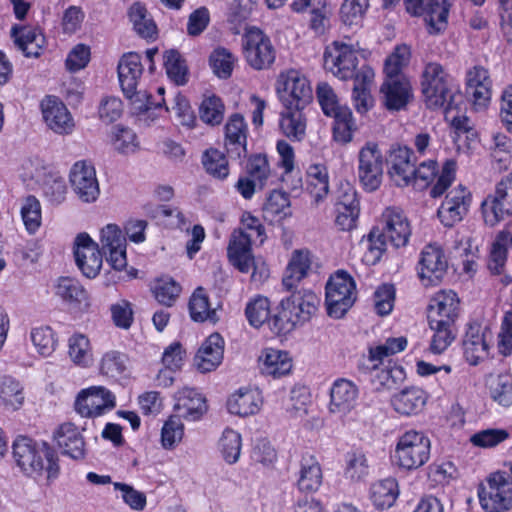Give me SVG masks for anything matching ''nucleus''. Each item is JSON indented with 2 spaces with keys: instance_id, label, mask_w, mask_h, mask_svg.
Returning a JSON list of instances; mask_svg holds the SVG:
<instances>
[{
  "instance_id": "nucleus-47",
  "label": "nucleus",
  "mask_w": 512,
  "mask_h": 512,
  "mask_svg": "<svg viewBox=\"0 0 512 512\" xmlns=\"http://www.w3.org/2000/svg\"><path fill=\"white\" fill-rule=\"evenodd\" d=\"M331 117L333 118V140L341 145L350 143L353 140L354 132L357 129L351 109H342Z\"/></svg>"
},
{
  "instance_id": "nucleus-26",
  "label": "nucleus",
  "mask_w": 512,
  "mask_h": 512,
  "mask_svg": "<svg viewBox=\"0 0 512 512\" xmlns=\"http://www.w3.org/2000/svg\"><path fill=\"white\" fill-rule=\"evenodd\" d=\"M248 136V125L244 117L238 113L229 116L224 126V147L230 157L240 158L245 155Z\"/></svg>"
},
{
  "instance_id": "nucleus-29",
  "label": "nucleus",
  "mask_w": 512,
  "mask_h": 512,
  "mask_svg": "<svg viewBox=\"0 0 512 512\" xmlns=\"http://www.w3.org/2000/svg\"><path fill=\"white\" fill-rule=\"evenodd\" d=\"M252 234H247L242 229H236L232 232L227 255L229 261L241 272L247 273L253 265L251 253Z\"/></svg>"
},
{
  "instance_id": "nucleus-7",
  "label": "nucleus",
  "mask_w": 512,
  "mask_h": 512,
  "mask_svg": "<svg viewBox=\"0 0 512 512\" xmlns=\"http://www.w3.org/2000/svg\"><path fill=\"white\" fill-rule=\"evenodd\" d=\"M358 51L343 41H333L324 52V67L341 80L356 79L360 67Z\"/></svg>"
},
{
  "instance_id": "nucleus-48",
  "label": "nucleus",
  "mask_w": 512,
  "mask_h": 512,
  "mask_svg": "<svg viewBox=\"0 0 512 512\" xmlns=\"http://www.w3.org/2000/svg\"><path fill=\"white\" fill-rule=\"evenodd\" d=\"M399 495L396 479L386 478L374 483L371 487L370 498L378 509L390 508Z\"/></svg>"
},
{
  "instance_id": "nucleus-23",
  "label": "nucleus",
  "mask_w": 512,
  "mask_h": 512,
  "mask_svg": "<svg viewBox=\"0 0 512 512\" xmlns=\"http://www.w3.org/2000/svg\"><path fill=\"white\" fill-rule=\"evenodd\" d=\"M412 156L413 151L407 146H397L390 150L388 173L397 186L404 187L413 182L415 164Z\"/></svg>"
},
{
  "instance_id": "nucleus-45",
  "label": "nucleus",
  "mask_w": 512,
  "mask_h": 512,
  "mask_svg": "<svg viewBox=\"0 0 512 512\" xmlns=\"http://www.w3.org/2000/svg\"><path fill=\"white\" fill-rule=\"evenodd\" d=\"M433 334L429 351L435 355L444 353L456 338L455 323L428 321Z\"/></svg>"
},
{
  "instance_id": "nucleus-46",
  "label": "nucleus",
  "mask_w": 512,
  "mask_h": 512,
  "mask_svg": "<svg viewBox=\"0 0 512 512\" xmlns=\"http://www.w3.org/2000/svg\"><path fill=\"white\" fill-rule=\"evenodd\" d=\"M307 191L315 203L321 202L329 193V176L322 164L310 165L307 170Z\"/></svg>"
},
{
  "instance_id": "nucleus-25",
  "label": "nucleus",
  "mask_w": 512,
  "mask_h": 512,
  "mask_svg": "<svg viewBox=\"0 0 512 512\" xmlns=\"http://www.w3.org/2000/svg\"><path fill=\"white\" fill-rule=\"evenodd\" d=\"M460 310V300L452 290H441L430 300L428 321L455 323Z\"/></svg>"
},
{
  "instance_id": "nucleus-8",
  "label": "nucleus",
  "mask_w": 512,
  "mask_h": 512,
  "mask_svg": "<svg viewBox=\"0 0 512 512\" xmlns=\"http://www.w3.org/2000/svg\"><path fill=\"white\" fill-rule=\"evenodd\" d=\"M277 84L284 107H306L313 99L310 81L299 70L289 69L280 73Z\"/></svg>"
},
{
  "instance_id": "nucleus-18",
  "label": "nucleus",
  "mask_w": 512,
  "mask_h": 512,
  "mask_svg": "<svg viewBox=\"0 0 512 512\" xmlns=\"http://www.w3.org/2000/svg\"><path fill=\"white\" fill-rule=\"evenodd\" d=\"M69 180L73 191L83 202H94L99 194V184L95 168L87 161H77L73 164Z\"/></svg>"
},
{
  "instance_id": "nucleus-60",
  "label": "nucleus",
  "mask_w": 512,
  "mask_h": 512,
  "mask_svg": "<svg viewBox=\"0 0 512 512\" xmlns=\"http://www.w3.org/2000/svg\"><path fill=\"white\" fill-rule=\"evenodd\" d=\"M202 163L206 172L214 178L223 180L229 175L228 160L225 154L216 148L204 152Z\"/></svg>"
},
{
  "instance_id": "nucleus-41",
  "label": "nucleus",
  "mask_w": 512,
  "mask_h": 512,
  "mask_svg": "<svg viewBox=\"0 0 512 512\" xmlns=\"http://www.w3.org/2000/svg\"><path fill=\"white\" fill-rule=\"evenodd\" d=\"M386 250V240L382 238L380 230L372 229L370 233L361 239L355 252L362 263L368 266L377 264Z\"/></svg>"
},
{
  "instance_id": "nucleus-53",
  "label": "nucleus",
  "mask_w": 512,
  "mask_h": 512,
  "mask_svg": "<svg viewBox=\"0 0 512 512\" xmlns=\"http://www.w3.org/2000/svg\"><path fill=\"white\" fill-rule=\"evenodd\" d=\"M191 318L196 322L216 321V311L211 308L208 295L201 287L197 288L189 301Z\"/></svg>"
},
{
  "instance_id": "nucleus-22",
  "label": "nucleus",
  "mask_w": 512,
  "mask_h": 512,
  "mask_svg": "<svg viewBox=\"0 0 512 512\" xmlns=\"http://www.w3.org/2000/svg\"><path fill=\"white\" fill-rule=\"evenodd\" d=\"M380 93L383 105L389 111L405 109L413 98L412 86L407 77H386Z\"/></svg>"
},
{
  "instance_id": "nucleus-17",
  "label": "nucleus",
  "mask_w": 512,
  "mask_h": 512,
  "mask_svg": "<svg viewBox=\"0 0 512 512\" xmlns=\"http://www.w3.org/2000/svg\"><path fill=\"white\" fill-rule=\"evenodd\" d=\"M491 330L479 323H471L462 340L463 356L472 366H476L488 356Z\"/></svg>"
},
{
  "instance_id": "nucleus-54",
  "label": "nucleus",
  "mask_w": 512,
  "mask_h": 512,
  "mask_svg": "<svg viewBox=\"0 0 512 512\" xmlns=\"http://www.w3.org/2000/svg\"><path fill=\"white\" fill-rule=\"evenodd\" d=\"M129 365L128 356L116 350L105 352L99 362L101 375L116 378L126 372Z\"/></svg>"
},
{
  "instance_id": "nucleus-56",
  "label": "nucleus",
  "mask_w": 512,
  "mask_h": 512,
  "mask_svg": "<svg viewBox=\"0 0 512 512\" xmlns=\"http://www.w3.org/2000/svg\"><path fill=\"white\" fill-rule=\"evenodd\" d=\"M111 145L114 150L121 154H132L139 149V141L136 133L124 126L113 128L110 136Z\"/></svg>"
},
{
  "instance_id": "nucleus-55",
  "label": "nucleus",
  "mask_w": 512,
  "mask_h": 512,
  "mask_svg": "<svg viewBox=\"0 0 512 512\" xmlns=\"http://www.w3.org/2000/svg\"><path fill=\"white\" fill-rule=\"evenodd\" d=\"M237 57L224 47L214 49L209 56V65L213 73L221 79L232 75Z\"/></svg>"
},
{
  "instance_id": "nucleus-42",
  "label": "nucleus",
  "mask_w": 512,
  "mask_h": 512,
  "mask_svg": "<svg viewBox=\"0 0 512 512\" xmlns=\"http://www.w3.org/2000/svg\"><path fill=\"white\" fill-rule=\"evenodd\" d=\"M305 107H284L279 126L282 133L295 141H301L306 134L307 120L303 113Z\"/></svg>"
},
{
  "instance_id": "nucleus-20",
  "label": "nucleus",
  "mask_w": 512,
  "mask_h": 512,
  "mask_svg": "<svg viewBox=\"0 0 512 512\" xmlns=\"http://www.w3.org/2000/svg\"><path fill=\"white\" fill-rule=\"evenodd\" d=\"M448 262L443 249L435 244L426 245L420 253L418 275L424 285L437 284L446 274Z\"/></svg>"
},
{
  "instance_id": "nucleus-52",
  "label": "nucleus",
  "mask_w": 512,
  "mask_h": 512,
  "mask_svg": "<svg viewBox=\"0 0 512 512\" xmlns=\"http://www.w3.org/2000/svg\"><path fill=\"white\" fill-rule=\"evenodd\" d=\"M263 211L265 217L272 222L291 216L289 196L283 191H272L264 204Z\"/></svg>"
},
{
  "instance_id": "nucleus-5",
  "label": "nucleus",
  "mask_w": 512,
  "mask_h": 512,
  "mask_svg": "<svg viewBox=\"0 0 512 512\" xmlns=\"http://www.w3.org/2000/svg\"><path fill=\"white\" fill-rule=\"evenodd\" d=\"M356 298V285L353 278L339 270L330 276L326 284L325 303L327 313L335 319L342 318Z\"/></svg>"
},
{
  "instance_id": "nucleus-39",
  "label": "nucleus",
  "mask_w": 512,
  "mask_h": 512,
  "mask_svg": "<svg viewBox=\"0 0 512 512\" xmlns=\"http://www.w3.org/2000/svg\"><path fill=\"white\" fill-rule=\"evenodd\" d=\"M369 356L364 358L361 368L370 376L372 383L378 389H392L397 384V379L402 375V369L396 365H383V360L375 362V367H369Z\"/></svg>"
},
{
  "instance_id": "nucleus-38",
  "label": "nucleus",
  "mask_w": 512,
  "mask_h": 512,
  "mask_svg": "<svg viewBox=\"0 0 512 512\" xmlns=\"http://www.w3.org/2000/svg\"><path fill=\"white\" fill-rule=\"evenodd\" d=\"M322 480V469L317 458L313 455L303 456L296 481L298 490L306 494L314 493L321 487Z\"/></svg>"
},
{
  "instance_id": "nucleus-11",
  "label": "nucleus",
  "mask_w": 512,
  "mask_h": 512,
  "mask_svg": "<svg viewBox=\"0 0 512 512\" xmlns=\"http://www.w3.org/2000/svg\"><path fill=\"white\" fill-rule=\"evenodd\" d=\"M383 155L375 141L366 142L358 152V177L367 191L377 190L382 182Z\"/></svg>"
},
{
  "instance_id": "nucleus-21",
  "label": "nucleus",
  "mask_w": 512,
  "mask_h": 512,
  "mask_svg": "<svg viewBox=\"0 0 512 512\" xmlns=\"http://www.w3.org/2000/svg\"><path fill=\"white\" fill-rule=\"evenodd\" d=\"M13 457L19 468L27 475L36 477L42 474L44 460L36 443L25 436H19L13 443Z\"/></svg>"
},
{
  "instance_id": "nucleus-62",
  "label": "nucleus",
  "mask_w": 512,
  "mask_h": 512,
  "mask_svg": "<svg viewBox=\"0 0 512 512\" xmlns=\"http://www.w3.org/2000/svg\"><path fill=\"white\" fill-rule=\"evenodd\" d=\"M156 300L166 306H172L181 293V286L171 277H160L152 287Z\"/></svg>"
},
{
  "instance_id": "nucleus-49",
  "label": "nucleus",
  "mask_w": 512,
  "mask_h": 512,
  "mask_svg": "<svg viewBox=\"0 0 512 512\" xmlns=\"http://www.w3.org/2000/svg\"><path fill=\"white\" fill-rule=\"evenodd\" d=\"M55 293L69 304H87L88 293L82 284L71 277H60L55 286Z\"/></svg>"
},
{
  "instance_id": "nucleus-35",
  "label": "nucleus",
  "mask_w": 512,
  "mask_h": 512,
  "mask_svg": "<svg viewBox=\"0 0 512 512\" xmlns=\"http://www.w3.org/2000/svg\"><path fill=\"white\" fill-rule=\"evenodd\" d=\"M312 264L311 252L308 249H296L292 252L282 285L286 290L295 288L309 273Z\"/></svg>"
},
{
  "instance_id": "nucleus-59",
  "label": "nucleus",
  "mask_w": 512,
  "mask_h": 512,
  "mask_svg": "<svg viewBox=\"0 0 512 512\" xmlns=\"http://www.w3.org/2000/svg\"><path fill=\"white\" fill-rule=\"evenodd\" d=\"M411 58V48L406 44L397 45L393 52L386 58L384 73L386 77H406L401 72Z\"/></svg>"
},
{
  "instance_id": "nucleus-27",
  "label": "nucleus",
  "mask_w": 512,
  "mask_h": 512,
  "mask_svg": "<svg viewBox=\"0 0 512 512\" xmlns=\"http://www.w3.org/2000/svg\"><path fill=\"white\" fill-rule=\"evenodd\" d=\"M359 390L351 380L339 378L330 389L329 411L334 414L347 415L354 409Z\"/></svg>"
},
{
  "instance_id": "nucleus-19",
  "label": "nucleus",
  "mask_w": 512,
  "mask_h": 512,
  "mask_svg": "<svg viewBox=\"0 0 512 512\" xmlns=\"http://www.w3.org/2000/svg\"><path fill=\"white\" fill-rule=\"evenodd\" d=\"M42 117L47 127L58 135H70L75 121L66 105L57 97L46 96L40 104Z\"/></svg>"
},
{
  "instance_id": "nucleus-61",
  "label": "nucleus",
  "mask_w": 512,
  "mask_h": 512,
  "mask_svg": "<svg viewBox=\"0 0 512 512\" xmlns=\"http://www.w3.org/2000/svg\"><path fill=\"white\" fill-rule=\"evenodd\" d=\"M225 106L223 101L214 94L205 95L199 108V115L203 122L215 126L219 125L224 117Z\"/></svg>"
},
{
  "instance_id": "nucleus-51",
  "label": "nucleus",
  "mask_w": 512,
  "mask_h": 512,
  "mask_svg": "<svg viewBox=\"0 0 512 512\" xmlns=\"http://www.w3.org/2000/svg\"><path fill=\"white\" fill-rule=\"evenodd\" d=\"M129 20L135 32L142 38H153L157 27L147 9L140 3H134L128 11Z\"/></svg>"
},
{
  "instance_id": "nucleus-34",
  "label": "nucleus",
  "mask_w": 512,
  "mask_h": 512,
  "mask_svg": "<svg viewBox=\"0 0 512 512\" xmlns=\"http://www.w3.org/2000/svg\"><path fill=\"white\" fill-rule=\"evenodd\" d=\"M262 374L279 378L288 375L293 367V361L287 351L266 348L258 358Z\"/></svg>"
},
{
  "instance_id": "nucleus-1",
  "label": "nucleus",
  "mask_w": 512,
  "mask_h": 512,
  "mask_svg": "<svg viewBox=\"0 0 512 512\" xmlns=\"http://www.w3.org/2000/svg\"><path fill=\"white\" fill-rule=\"evenodd\" d=\"M319 297L311 290L301 289L283 298L277 313L268 322L277 335H286L308 322L318 310Z\"/></svg>"
},
{
  "instance_id": "nucleus-40",
  "label": "nucleus",
  "mask_w": 512,
  "mask_h": 512,
  "mask_svg": "<svg viewBox=\"0 0 512 512\" xmlns=\"http://www.w3.org/2000/svg\"><path fill=\"white\" fill-rule=\"evenodd\" d=\"M342 473L349 483H364L370 475V464L366 453L359 449L347 452Z\"/></svg>"
},
{
  "instance_id": "nucleus-14",
  "label": "nucleus",
  "mask_w": 512,
  "mask_h": 512,
  "mask_svg": "<svg viewBox=\"0 0 512 512\" xmlns=\"http://www.w3.org/2000/svg\"><path fill=\"white\" fill-rule=\"evenodd\" d=\"M472 202L471 192L459 184L449 190L437 210L440 222L445 227H452L468 214Z\"/></svg>"
},
{
  "instance_id": "nucleus-44",
  "label": "nucleus",
  "mask_w": 512,
  "mask_h": 512,
  "mask_svg": "<svg viewBox=\"0 0 512 512\" xmlns=\"http://www.w3.org/2000/svg\"><path fill=\"white\" fill-rule=\"evenodd\" d=\"M68 356L78 367L88 368L94 362L92 345L89 338L75 333L68 339Z\"/></svg>"
},
{
  "instance_id": "nucleus-9",
  "label": "nucleus",
  "mask_w": 512,
  "mask_h": 512,
  "mask_svg": "<svg viewBox=\"0 0 512 512\" xmlns=\"http://www.w3.org/2000/svg\"><path fill=\"white\" fill-rule=\"evenodd\" d=\"M247 63L255 70L269 68L275 61V49L270 38L257 27H248L242 38Z\"/></svg>"
},
{
  "instance_id": "nucleus-6",
  "label": "nucleus",
  "mask_w": 512,
  "mask_h": 512,
  "mask_svg": "<svg viewBox=\"0 0 512 512\" xmlns=\"http://www.w3.org/2000/svg\"><path fill=\"white\" fill-rule=\"evenodd\" d=\"M449 81L450 75L440 63H425L420 75V86L429 108L437 109L445 105L450 92Z\"/></svg>"
},
{
  "instance_id": "nucleus-63",
  "label": "nucleus",
  "mask_w": 512,
  "mask_h": 512,
  "mask_svg": "<svg viewBox=\"0 0 512 512\" xmlns=\"http://www.w3.org/2000/svg\"><path fill=\"white\" fill-rule=\"evenodd\" d=\"M508 238L509 231L503 230L499 232L494 243L492 244L488 267L494 274H501L504 271L505 263L507 260L506 244L508 243Z\"/></svg>"
},
{
  "instance_id": "nucleus-58",
  "label": "nucleus",
  "mask_w": 512,
  "mask_h": 512,
  "mask_svg": "<svg viewBox=\"0 0 512 512\" xmlns=\"http://www.w3.org/2000/svg\"><path fill=\"white\" fill-rule=\"evenodd\" d=\"M30 340L37 352L43 357L50 356L57 346L56 334L49 326L32 328L30 331Z\"/></svg>"
},
{
  "instance_id": "nucleus-2",
  "label": "nucleus",
  "mask_w": 512,
  "mask_h": 512,
  "mask_svg": "<svg viewBox=\"0 0 512 512\" xmlns=\"http://www.w3.org/2000/svg\"><path fill=\"white\" fill-rule=\"evenodd\" d=\"M143 74L141 57L135 52L123 55L118 63V78L125 96L131 100L138 111H147L162 106L164 100L155 101L145 90H138Z\"/></svg>"
},
{
  "instance_id": "nucleus-13",
  "label": "nucleus",
  "mask_w": 512,
  "mask_h": 512,
  "mask_svg": "<svg viewBox=\"0 0 512 512\" xmlns=\"http://www.w3.org/2000/svg\"><path fill=\"white\" fill-rule=\"evenodd\" d=\"M406 10L413 16H424L428 32L438 34L447 27V0H405Z\"/></svg>"
},
{
  "instance_id": "nucleus-43",
  "label": "nucleus",
  "mask_w": 512,
  "mask_h": 512,
  "mask_svg": "<svg viewBox=\"0 0 512 512\" xmlns=\"http://www.w3.org/2000/svg\"><path fill=\"white\" fill-rule=\"evenodd\" d=\"M25 402L24 388L19 381L4 377L0 381V407L5 411L15 412L21 409Z\"/></svg>"
},
{
  "instance_id": "nucleus-50",
  "label": "nucleus",
  "mask_w": 512,
  "mask_h": 512,
  "mask_svg": "<svg viewBox=\"0 0 512 512\" xmlns=\"http://www.w3.org/2000/svg\"><path fill=\"white\" fill-rule=\"evenodd\" d=\"M217 448L222 459L227 464H235L240 458L242 449V437L240 433L231 428H226L218 440Z\"/></svg>"
},
{
  "instance_id": "nucleus-4",
  "label": "nucleus",
  "mask_w": 512,
  "mask_h": 512,
  "mask_svg": "<svg viewBox=\"0 0 512 512\" xmlns=\"http://www.w3.org/2000/svg\"><path fill=\"white\" fill-rule=\"evenodd\" d=\"M485 512H506L512 509V481L505 471L491 473L478 491Z\"/></svg>"
},
{
  "instance_id": "nucleus-15",
  "label": "nucleus",
  "mask_w": 512,
  "mask_h": 512,
  "mask_svg": "<svg viewBox=\"0 0 512 512\" xmlns=\"http://www.w3.org/2000/svg\"><path fill=\"white\" fill-rule=\"evenodd\" d=\"M76 265L87 278H95L103 264L98 244L87 234L80 233L74 242Z\"/></svg>"
},
{
  "instance_id": "nucleus-3",
  "label": "nucleus",
  "mask_w": 512,
  "mask_h": 512,
  "mask_svg": "<svg viewBox=\"0 0 512 512\" xmlns=\"http://www.w3.org/2000/svg\"><path fill=\"white\" fill-rule=\"evenodd\" d=\"M430 439L421 431L409 430L399 436L394 463L403 470L411 471L422 467L430 458Z\"/></svg>"
},
{
  "instance_id": "nucleus-57",
  "label": "nucleus",
  "mask_w": 512,
  "mask_h": 512,
  "mask_svg": "<svg viewBox=\"0 0 512 512\" xmlns=\"http://www.w3.org/2000/svg\"><path fill=\"white\" fill-rule=\"evenodd\" d=\"M247 176L253 179L259 189H263L270 184L273 174L269 161L265 155L257 154L249 158L246 166Z\"/></svg>"
},
{
  "instance_id": "nucleus-33",
  "label": "nucleus",
  "mask_w": 512,
  "mask_h": 512,
  "mask_svg": "<svg viewBox=\"0 0 512 512\" xmlns=\"http://www.w3.org/2000/svg\"><path fill=\"white\" fill-rule=\"evenodd\" d=\"M54 440L63 453L74 459H80L85 454V441L79 428L71 423H62L54 432Z\"/></svg>"
},
{
  "instance_id": "nucleus-32",
  "label": "nucleus",
  "mask_w": 512,
  "mask_h": 512,
  "mask_svg": "<svg viewBox=\"0 0 512 512\" xmlns=\"http://www.w3.org/2000/svg\"><path fill=\"white\" fill-rule=\"evenodd\" d=\"M427 400L428 395L422 388L410 386L393 394L391 405L398 414L410 416L421 412Z\"/></svg>"
},
{
  "instance_id": "nucleus-28",
  "label": "nucleus",
  "mask_w": 512,
  "mask_h": 512,
  "mask_svg": "<svg viewBox=\"0 0 512 512\" xmlns=\"http://www.w3.org/2000/svg\"><path fill=\"white\" fill-rule=\"evenodd\" d=\"M11 35L18 50L27 58L40 57L46 47V38L42 30L31 26H14Z\"/></svg>"
},
{
  "instance_id": "nucleus-31",
  "label": "nucleus",
  "mask_w": 512,
  "mask_h": 512,
  "mask_svg": "<svg viewBox=\"0 0 512 512\" xmlns=\"http://www.w3.org/2000/svg\"><path fill=\"white\" fill-rule=\"evenodd\" d=\"M224 340L218 333L211 334L199 348L194 363L203 373L218 367L223 360Z\"/></svg>"
},
{
  "instance_id": "nucleus-10",
  "label": "nucleus",
  "mask_w": 512,
  "mask_h": 512,
  "mask_svg": "<svg viewBox=\"0 0 512 512\" xmlns=\"http://www.w3.org/2000/svg\"><path fill=\"white\" fill-rule=\"evenodd\" d=\"M486 224L495 226L512 214V172L501 179L493 194H489L481 204Z\"/></svg>"
},
{
  "instance_id": "nucleus-12",
  "label": "nucleus",
  "mask_w": 512,
  "mask_h": 512,
  "mask_svg": "<svg viewBox=\"0 0 512 512\" xmlns=\"http://www.w3.org/2000/svg\"><path fill=\"white\" fill-rule=\"evenodd\" d=\"M76 412L85 418H95L116 406L115 395L104 386L82 389L75 400Z\"/></svg>"
},
{
  "instance_id": "nucleus-64",
  "label": "nucleus",
  "mask_w": 512,
  "mask_h": 512,
  "mask_svg": "<svg viewBox=\"0 0 512 512\" xmlns=\"http://www.w3.org/2000/svg\"><path fill=\"white\" fill-rule=\"evenodd\" d=\"M490 395L492 399L503 407L512 405V380L508 375H498L491 379Z\"/></svg>"
},
{
  "instance_id": "nucleus-37",
  "label": "nucleus",
  "mask_w": 512,
  "mask_h": 512,
  "mask_svg": "<svg viewBox=\"0 0 512 512\" xmlns=\"http://www.w3.org/2000/svg\"><path fill=\"white\" fill-rule=\"evenodd\" d=\"M262 404L263 399L257 389L240 388L229 397L227 408L232 414L246 417L258 413Z\"/></svg>"
},
{
  "instance_id": "nucleus-16",
  "label": "nucleus",
  "mask_w": 512,
  "mask_h": 512,
  "mask_svg": "<svg viewBox=\"0 0 512 512\" xmlns=\"http://www.w3.org/2000/svg\"><path fill=\"white\" fill-rule=\"evenodd\" d=\"M383 239H387L396 248L405 246L411 236V226L404 212L396 207L386 208L381 215Z\"/></svg>"
},
{
  "instance_id": "nucleus-36",
  "label": "nucleus",
  "mask_w": 512,
  "mask_h": 512,
  "mask_svg": "<svg viewBox=\"0 0 512 512\" xmlns=\"http://www.w3.org/2000/svg\"><path fill=\"white\" fill-rule=\"evenodd\" d=\"M374 77V70L368 65H362L354 80L352 99L356 111L360 114L368 112L373 107L374 101L370 94V86Z\"/></svg>"
},
{
  "instance_id": "nucleus-30",
  "label": "nucleus",
  "mask_w": 512,
  "mask_h": 512,
  "mask_svg": "<svg viewBox=\"0 0 512 512\" xmlns=\"http://www.w3.org/2000/svg\"><path fill=\"white\" fill-rule=\"evenodd\" d=\"M206 401L201 393L192 388H183L175 394V416L195 421L206 412Z\"/></svg>"
},
{
  "instance_id": "nucleus-24",
  "label": "nucleus",
  "mask_w": 512,
  "mask_h": 512,
  "mask_svg": "<svg viewBox=\"0 0 512 512\" xmlns=\"http://www.w3.org/2000/svg\"><path fill=\"white\" fill-rule=\"evenodd\" d=\"M466 92L475 106H488L492 96V80L485 67L475 65L466 72Z\"/></svg>"
}]
</instances>
